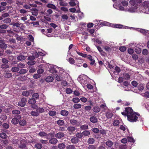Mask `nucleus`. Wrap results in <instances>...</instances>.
Wrapping results in <instances>:
<instances>
[{"label":"nucleus","mask_w":149,"mask_h":149,"mask_svg":"<svg viewBox=\"0 0 149 149\" xmlns=\"http://www.w3.org/2000/svg\"><path fill=\"white\" fill-rule=\"evenodd\" d=\"M137 115L140 116L139 114H138L134 112L132 114L127 116V119L131 122H136L138 120V117Z\"/></svg>","instance_id":"nucleus-1"},{"label":"nucleus","mask_w":149,"mask_h":149,"mask_svg":"<svg viewBox=\"0 0 149 149\" xmlns=\"http://www.w3.org/2000/svg\"><path fill=\"white\" fill-rule=\"evenodd\" d=\"M133 111V110L131 108L127 107L125 108L124 112H121V114L122 115L126 116L127 117L128 116L134 113Z\"/></svg>","instance_id":"nucleus-2"},{"label":"nucleus","mask_w":149,"mask_h":149,"mask_svg":"<svg viewBox=\"0 0 149 149\" xmlns=\"http://www.w3.org/2000/svg\"><path fill=\"white\" fill-rule=\"evenodd\" d=\"M21 115H15L14 118L12 120V123L14 125L17 124L19 122V120L21 119Z\"/></svg>","instance_id":"nucleus-3"},{"label":"nucleus","mask_w":149,"mask_h":149,"mask_svg":"<svg viewBox=\"0 0 149 149\" xmlns=\"http://www.w3.org/2000/svg\"><path fill=\"white\" fill-rule=\"evenodd\" d=\"M3 76L6 78L9 79L13 76L12 73L9 70H5L3 74Z\"/></svg>","instance_id":"nucleus-4"},{"label":"nucleus","mask_w":149,"mask_h":149,"mask_svg":"<svg viewBox=\"0 0 149 149\" xmlns=\"http://www.w3.org/2000/svg\"><path fill=\"white\" fill-rule=\"evenodd\" d=\"M26 102V98L25 97L22 98L21 99V101L18 102V105L19 107H24L25 106Z\"/></svg>","instance_id":"nucleus-5"},{"label":"nucleus","mask_w":149,"mask_h":149,"mask_svg":"<svg viewBox=\"0 0 149 149\" xmlns=\"http://www.w3.org/2000/svg\"><path fill=\"white\" fill-rule=\"evenodd\" d=\"M65 136L64 134L62 132H59L55 134V136L58 139L63 138Z\"/></svg>","instance_id":"nucleus-6"},{"label":"nucleus","mask_w":149,"mask_h":149,"mask_svg":"<svg viewBox=\"0 0 149 149\" xmlns=\"http://www.w3.org/2000/svg\"><path fill=\"white\" fill-rule=\"evenodd\" d=\"M90 121L93 123H97L98 122L97 118L95 116H92L90 118Z\"/></svg>","instance_id":"nucleus-7"},{"label":"nucleus","mask_w":149,"mask_h":149,"mask_svg":"<svg viewBox=\"0 0 149 149\" xmlns=\"http://www.w3.org/2000/svg\"><path fill=\"white\" fill-rule=\"evenodd\" d=\"M49 142L50 143L55 145L57 143L58 140L57 139L53 137L49 139Z\"/></svg>","instance_id":"nucleus-8"},{"label":"nucleus","mask_w":149,"mask_h":149,"mask_svg":"<svg viewBox=\"0 0 149 149\" xmlns=\"http://www.w3.org/2000/svg\"><path fill=\"white\" fill-rule=\"evenodd\" d=\"M87 58L91 61V62L90 63L91 65H93L94 64L95 61L94 59L92 58L91 55H88Z\"/></svg>","instance_id":"nucleus-9"},{"label":"nucleus","mask_w":149,"mask_h":149,"mask_svg":"<svg viewBox=\"0 0 149 149\" xmlns=\"http://www.w3.org/2000/svg\"><path fill=\"white\" fill-rule=\"evenodd\" d=\"M71 141L73 143L76 144L79 142V139L76 137H73L71 138Z\"/></svg>","instance_id":"nucleus-10"},{"label":"nucleus","mask_w":149,"mask_h":149,"mask_svg":"<svg viewBox=\"0 0 149 149\" xmlns=\"http://www.w3.org/2000/svg\"><path fill=\"white\" fill-rule=\"evenodd\" d=\"M99 23L100 25H102V26H110L111 25V23L108 22L103 21H100L99 22Z\"/></svg>","instance_id":"nucleus-11"},{"label":"nucleus","mask_w":149,"mask_h":149,"mask_svg":"<svg viewBox=\"0 0 149 149\" xmlns=\"http://www.w3.org/2000/svg\"><path fill=\"white\" fill-rule=\"evenodd\" d=\"M60 114L63 116H66L68 115L69 112L67 110H62L61 111Z\"/></svg>","instance_id":"nucleus-12"},{"label":"nucleus","mask_w":149,"mask_h":149,"mask_svg":"<svg viewBox=\"0 0 149 149\" xmlns=\"http://www.w3.org/2000/svg\"><path fill=\"white\" fill-rule=\"evenodd\" d=\"M92 110L94 112L98 113L100 111L101 109L98 106H95L93 107Z\"/></svg>","instance_id":"nucleus-13"},{"label":"nucleus","mask_w":149,"mask_h":149,"mask_svg":"<svg viewBox=\"0 0 149 149\" xmlns=\"http://www.w3.org/2000/svg\"><path fill=\"white\" fill-rule=\"evenodd\" d=\"M113 116V114L112 112H107L106 113V116L108 119L111 118Z\"/></svg>","instance_id":"nucleus-14"},{"label":"nucleus","mask_w":149,"mask_h":149,"mask_svg":"<svg viewBox=\"0 0 149 149\" xmlns=\"http://www.w3.org/2000/svg\"><path fill=\"white\" fill-rule=\"evenodd\" d=\"M95 139L92 138H89L87 141V143L88 144H93L95 143Z\"/></svg>","instance_id":"nucleus-15"},{"label":"nucleus","mask_w":149,"mask_h":149,"mask_svg":"<svg viewBox=\"0 0 149 149\" xmlns=\"http://www.w3.org/2000/svg\"><path fill=\"white\" fill-rule=\"evenodd\" d=\"M54 79V77L52 76H49L46 78L45 80L47 82H52Z\"/></svg>","instance_id":"nucleus-16"},{"label":"nucleus","mask_w":149,"mask_h":149,"mask_svg":"<svg viewBox=\"0 0 149 149\" xmlns=\"http://www.w3.org/2000/svg\"><path fill=\"white\" fill-rule=\"evenodd\" d=\"M97 49L102 55L104 56L105 55V53L104 52L101 47L99 46H96Z\"/></svg>","instance_id":"nucleus-17"},{"label":"nucleus","mask_w":149,"mask_h":149,"mask_svg":"<svg viewBox=\"0 0 149 149\" xmlns=\"http://www.w3.org/2000/svg\"><path fill=\"white\" fill-rule=\"evenodd\" d=\"M111 26H113V27L115 28H122L123 27V25H122L120 24H111Z\"/></svg>","instance_id":"nucleus-18"},{"label":"nucleus","mask_w":149,"mask_h":149,"mask_svg":"<svg viewBox=\"0 0 149 149\" xmlns=\"http://www.w3.org/2000/svg\"><path fill=\"white\" fill-rule=\"evenodd\" d=\"M0 68L3 70H6L9 68V66L7 64H1L0 66Z\"/></svg>","instance_id":"nucleus-19"},{"label":"nucleus","mask_w":149,"mask_h":149,"mask_svg":"<svg viewBox=\"0 0 149 149\" xmlns=\"http://www.w3.org/2000/svg\"><path fill=\"white\" fill-rule=\"evenodd\" d=\"M7 47V45L5 43V42L3 43L0 44V48H1V49L2 50H4Z\"/></svg>","instance_id":"nucleus-20"},{"label":"nucleus","mask_w":149,"mask_h":149,"mask_svg":"<svg viewBox=\"0 0 149 149\" xmlns=\"http://www.w3.org/2000/svg\"><path fill=\"white\" fill-rule=\"evenodd\" d=\"M119 120L117 119L114 120L113 123V125L114 126L118 127L119 126Z\"/></svg>","instance_id":"nucleus-21"},{"label":"nucleus","mask_w":149,"mask_h":149,"mask_svg":"<svg viewBox=\"0 0 149 149\" xmlns=\"http://www.w3.org/2000/svg\"><path fill=\"white\" fill-rule=\"evenodd\" d=\"M32 14L33 15L37 16L38 15V10L36 8H32Z\"/></svg>","instance_id":"nucleus-22"},{"label":"nucleus","mask_w":149,"mask_h":149,"mask_svg":"<svg viewBox=\"0 0 149 149\" xmlns=\"http://www.w3.org/2000/svg\"><path fill=\"white\" fill-rule=\"evenodd\" d=\"M105 144L107 146L110 147L112 146L113 143L111 140H109L106 142Z\"/></svg>","instance_id":"nucleus-23"},{"label":"nucleus","mask_w":149,"mask_h":149,"mask_svg":"<svg viewBox=\"0 0 149 149\" xmlns=\"http://www.w3.org/2000/svg\"><path fill=\"white\" fill-rule=\"evenodd\" d=\"M28 102L29 104H31V107H32V105L34 104L36 102V99L34 98L30 99L29 100Z\"/></svg>","instance_id":"nucleus-24"},{"label":"nucleus","mask_w":149,"mask_h":149,"mask_svg":"<svg viewBox=\"0 0 149 149\" xmlns=\"http://www.w3.org/2000/svg\"><path fill=\"white\" fill-rule=\"evenodd\" d=\"M28 69H22L20 70L19 72V73L20 74H24L26 73L28 71Z\"/></svg>","instance_id":"nucleus-25"},{"label":"nucleus","mask_w":149,"mask_h":149,"mask_svg":"<svg viewBox=\"0 0 149 149\" xmlns=\"http://www.w3.org/2000/svg\"><path fill=\"white\" fill-rule=\"evenodd\" d=\"M47 7L48 8H51L53 9H56V8L55 5L52 4V3H48L47 5Z\"/></svg>","instance_id":"nucleus-26"},{"label":"nucleus","mask_w":149,"mask_h":149,"mask_svg":"<svg viewBox=\"0 0 149 149\" xmlns=\"http://www.w3.org/2000/svg\"><path fill=\"white\" fill-rule=\"evenodd\" d=\"M67 130L70 132H73L76 130V127L74 126H69L67 128Z\"/></svg>","instance_id":"nucleus-27"},{"label":"nucleus","mask_w":149,"mask_h":149,"mask_svg":"<svg viewBox=\"0 0 149 149\" xmlns=\"http://www.w3.org/2000/svg\"><path fill=\"white\" fill-rule=\"evenodd\" d=\"M82 133L83 136H88L91 134L90 132L88 130H84L82 132Z\"/></svg>","instance_id":"nucleus-28"},{"label":"nucleus","mask_w":149,"mask_h":149,"mask_svg":"<svg viewBox=\"0 0 149 149\" xmlns=\"http://www.w3.org/2000/svg\"><path fill=\"white\" fill-rule=\"evenodd\" d=\"M17 58L18 61H22L26 59V57L23 55H20L18 56Z\"/></svg>","instance_id":"nucleus-29"},{"label":"nucleus","mask_w":149,"mask_h":149,"mask_svg":"<svg viewBox=\"0 0 149 149\" xmlns=\"http://www.w3.org/2000/svg\"><path fill=\"white\" fill-rule=\"evenodd\" d=\"M19 122V125L21 126H24L26 124V121L24 119L20 120Z\"/></svg>","instance_id":"nucleus-30"},{"label":"nucleus","mask_w":149,"mask_h":149,"mask_svg":"<svg viewBox=\"0 0 149 149\" xmlns=\"http://www.w3.org/2000/svg\"><path fill=\"white\" fill-rule=\"evenodd\" d=\"M80 129L81 130H86L88 129V126L86 124L83 125H82L80 127Z\"/></svg>","instance_id":"nucleus-31"},{"label":"nucleus","mask_w":149,"mask_h":149,"mask_svg":"<svg viewBox=\"0 0 149 149\" xmlns=\"http://www.w3.org/2000/svg\"><path fill=\"white\" fill-rule=\"evenodd\" d=\"M100 107L102 109V111H104L107 108L105 103L101 104L100 106Z\"/></svg>","instance_id":"nucleus-32"},{"label":"nucleus","mask_w":149,"mask_h":149,"mask_svg":"<svg viewBox=\"0 0 149 149\" xmlns=\"http://www.w3.org/2000/svg\"><path fill=\"white\" fill-rule=\"evenodd\" d=\"M12 113L13 114H15V115H19L21 112L20 111L17 110H13L12 111Z\"/></svg>","instance_id":"nucleus-33"},{"label":"nucleus","mask_w":149,"mask_h":149,"mask_svg":"<svg viewBox=\"0 0 149 149\" xmlns=\"http://www.w3.org/2000/svg\"><path fill=\"white\" fill-rule=\"evenodd\" d=\"M65 147V145L64 143H61L58 144V148L60 149H63Z\"/></svg>","instance_id":"nucleus-34"},{"label":"nucleus","mask_w":149,"mask_h":149,"mask_svg":"<svg viewBox=\"0 0 149 149\" xmlns=\"http://www.w3.org/2000/svg\"><path fill=\"white\" fill-rule=\"evenodd\" d=\"M75 136L78 139H81L82 138L83 136L82 133L81 132H77L75 134Z\"/></svg>","instance_id":"nucleus-35"},{"label":"nucleus","mask_w":149,"mask_h":149,"mask_svg":"<svg viewBox=\"0 0 149 149\" xmlns=\"http://www.w3.org/2000/svg\"><path fill=\"white\" fill-rule=\"evenodd\" d=\"M143 5L145 8H148L149 7V1H147L143 3Z\"/></svg>","instance_id":"nucleus-36"},{"label":"nucleus","mask_w":149,"mask_h":149,"mask_svg":"<svg viewBox=\"0 0 149 149\" xmlns=\"http://www.w3.org/2000/svg\"><path fill=\"white\" fill-rule=\"evenodd\" d=\"M1 15L3 18H4L6 17H8L10 16V15L8 13H5L4 12H2Z\"/></svg>","instance_id":"nucleus-37"},{"label":"nucleus","mask_w":149,"mask_h":149,"mask_svg":"<svg viewBox=\"0 0 149 149\" xmlns=\"http://www.w3.org/2000/svg\"><path fill=\"white\" fill-rule=\"evenodd\" d=\"M35 148L37 149H41L42 147V146L40 143H37L35 146Z\"/></svg>","instance_id":"nucleus-38"},{"label":"nucleus","mask_w":149,"mask_h":149,"mask_svg":"<svg viewBox=\"0 0 149 149\" xmlns=\"http://www.w3.org/2000/svg\"><path fill=\"white\" fill-rule=\"evenodd\" d=\"M70 122L72 125H74L78 123L77 120L73 119H71L70 120Z\"/></svg>","instance_id":"nucleus-39"},{"label":"nucleus","mask_w":149,"mask_h":149,"mask_svg":"<svg viewBox=\"0 0 149 149\" xmlns=\"http://www.w3.org/2000/svg\"><path fill=\"white\" fill-rule=\"evenodd\" d=\"M50 72L52 74H56L57 72V70H56V68L54 67L51 68L50 70Z\"/></svg>","instance_id":"nucleus-40"},{"label":"nucleus","mask_w":149,"mask_h":149,"mask_svg":"<svg viewBox=\"0 0 149 149\" xmlns=\"http://www.w3.org/2000/svg\"><path fill=\"white\" fill-rule=\"evenodd\" d=\"M19 69L18 68V66H17V67H13L12 68H11V70L12 72H18L19 70Z\"/></svg>","instance_id":"nucleus-41"},{"label":"nucleus","mask_w":149,"mask_h":149,"mask_svg":"<svg viewBox=\"0 0 149 149\" xmlns=\"http://www.w3.org/2000/svg\"><path fill=\"white\" fill-rule=\"evenodd\" d=\"M57 123L60 126H62L64 123V121L63 120H59L57 121Z\"/></svg>","instance_id":"nucleus-42"},{"label":"nucleus","mask_w":149,"mask_h":149,"mask_svg":"<svg viewBox=\"0 0 149 149\" xmlns=\"http://www.w3.org/2000/svg\"><path fill=\"white\" fill-rule=\"evenodd\" d=\"M75 146L74 145H68L66 147V149H74Z\"/></svg>","instance_id":"nucleus-43"},{"label":"nucleus","mask_w":149,"mask_h":149,"mask_svg":"<svg viewBox=\"0 0 149 149\" xmlns=\"http://www.w3.org/2000/svg\"><path fill=\"white\" fill-rule=\"evenodd\" d=\"M91 130L94 133L97 134L98 133L100 132L98 128H92Z\"/></svg>","instance_id":"nucleus-44"},{"label":"nucleus","mask_w":149,"mask_h":149,"mask_svg":"<svg viewBox=\"0 0 149 149\" xmlns=\"http://www.w3.org/2000/svg\"><path fill=\"white\" fill-rule=\"evenodd\" d=\"M36 63V62L34 60H29L27 62V64L29 65H32L35 64Z\"/></svg>","instance_id":"nucleus-45"},{"label":"nucleus","mask_w":149,"mask_h":149,"mask_svg":"<svg viewBox=\"0 0 149 149\" xmlns=\"http://www.w3.org/2000/svg\"><path fill=\"white\" fill-rule=\"evenodd\" d=\"M11 19L10 18H6L3 20V22L4 23L8 24L11 22Z\"/></svg>","instance_id":"nucleus-46"},{"label":"nucleus","mask_w":149,"mask_h":149,"mask_svg":"<svg viewBox=\"0 0 149 149\" xmlns=\"http://www.w3.org/2000/svg\"><path fill=\"white\" fill-rule=\"evenodd\" d=\"M73 107L75 109H78L81 107V105L79 104H74Z\"/></svg>","instance_id":"nucleus-47"},{"label":"nucleus","mask_w":149,"mask_h":149,"mask_svg":"<svg viewBox=\"0 0 149 149\" xmlns=\"http://www.w3.org/2000/svg\"><path fill=\"white\" fill-rule=\"evenodd\" d=\"M25 65L22 63H20L17 64V66H18L19 69L20 68H24L25 67Z\"/></svg>","instance_id":"nucleus-48"},{"label":"nucleus","mask_w":149,"mask_h":149,"mask_svg":"<svg viewBox=\"0 0 149 149\" xmlns=\"http://www.w3.org/2000/svg\"><path fill=\"white\" fill-rule=\"evenodd\" d=\"M8 27V25L5 24H1L0 25V28L3 29H6Z\"/></svg>","instance_id":"nucleus-49"},{"label":"nucleus","mask_w":149,"mask_h":149,"mask_svg":"<svg viewBox=\"0 0 149 149\" xmlns=\"http://www.w3.org/2000/svg\"><path fill=\"white\" fill-rule=\"evenodd\" d=\"M47 137L48 139H50L53 137H54L55 136L52 133H49L48 134H47Z\"/></svg>","instance_id":"nucleus-50"},{"label":"nucleus","mask_w":149,"mask_h":149,"mask_svg":"<svg viewBox=\"0 0 149 149\" xmlns=\"http://www.w3.org/2000/svg\"><path fill=\"white\" fill-rule=\"evenodd\" d=\"M31 114L32 116H37L39 115L38 113L36 111H32L31 112Z\"/></svg>","instance_id":"nucleus-51"},{"label":"nucleus","mask_w":149,"mask_h":149,"mask_svg":"<svg viewBox=\"0 0 149 149\" xmlns=\"http://www.w3.org/2000/svg\"><path fill=\"white\" fill-rule=\"evenodd\" d=\"M72 101L74 103H77L80 102V99L77 97H74L73 98Z\"/></svg>","instance_id":"nucleus-52"},{"label":"nucleus","mask_w":149,"mask_h":149,"mask_svg":"<svg viewBox=\"0 0 149 149\" xmlns=\"http://www.w3.org/2000/svg\"><path fill=\"white\" fill-rule=\"evenodd\" d=\"M30 93L29 91H24L22 92V95L24 96H28L30 95Z\"/></svg>","instance_id":"nucleus-53"},{"label":"nucleus","mask_w":149,"mask_h":149,"mask_svg":"<svg viewBox=\"0 0 149 149\" xmlns=\"http://www.w3.org/2000/svg\"><path fill=\"white\" fill-rule=\"evenodd\" d=\"M59 4L61 6H68V3L64 1H61L59 2Z\"/></svg>","instance_id":"nucleus-54"},{"label":"nucleus","mask_w":149,"mask_h":149,"mask_svg":"<svg viewBox=\"0 0 149 149\" xmlns=\"http://www.w3.org/2000/svg\"><path fill=\"white\" fill-rule=\"evenodd\" d=\"M36 111L38 112L42 113L44 111V109L43 108L39 107L36 109Z\"/></svg>","instance_id":"nucleus-55"},{"label":"nucleus","mask_w":149,"mask_h":149,"mask_svg":"<svg viewBox=\"0 0 149 149\" xmlns=\"http://www.w3.org/2000/svg\"><path fill=\"white\" fill-rule=\"evenodd\" d=\"M48 113L50 116H54L56 114V111H51L49 112Z\"/></svg>","instance_id":"nucleus-56"},{"label":"nucleus","mask_w":149,"mask_h":149,"mask_svg":"<svg viewBox=\"0 0 149 149\" xmlns=\"http://www.w3.org/2000/svg\"><path fill=\"white\" fill-rule=\"evenodd\" d=\"M16 38V39L18 41H21L23 40L24 39V38L22 37L21 36H18V35L17 34L16 36H15Z\"/></svg>","instance_id":"nucleus-57"},{"label":"nucleus","mask_w":149,"mask_h":149,"mask_svg":"<svg viewBox=\"0 0 149 149\" xmlns=\"http://www.w3.org/2000/svg\"><path fill=\"white\" fill-rule=\"evenodd\" d=\"M61 18L63 19V21H65L68 19V17L67 15L64 14L62 15Z\"/></svg>","instance_id":"nucleus-58"},{"label":"nucleus","mask_w":149,"mask_h":149,"mask_svg":"<svg viewBox=\"0 0 149 149\" xmlns=\"http://www.w3.org/2000/svg\"><path fill=\"white\" fill-rule=\"evenodd\" d=\"M104 49L105 50L106 52H109L111 51V48L110 47L108 46H105L104 47Z\"/></svg>","instance_id":"nucleus-59"},{"label":"nucleus","mask_w":149,"mask_h":149,"mask_svg":"<svg viewBox=\"0 0 149 149\" xmlns=\"http://www.w3.org/2000/svg\"><path fill=\"white\" fill-rule=\"evenodd\" d=\"M119 49L121 52H124L126 51V48L125 46H122L120 47Z\"/></svg>","instance_id":"nucleus-60"},{"label":"nucleus","mask_w":149,"mask_h":149,"mask_svg":"<svg viewBox=\"0 0 149 149\" xmlns=\"http://www.w3.org/2000/svg\"><path fill=\"white\" fill-rule=\"evenodd\" d=\"M1 61L3 64H7L8 63L9 61L8 60L3 58L2 59Z\"/></svg>","instance_id":"nucleus-61"},{"label":"nucleus","mask_w":149,"mask_h":149,"mask_svg":"<svg viewBox=\"0 0 149 149\" xmlns=\"http://www.w3.org/2000/svg\"><path fill=\"white\" fill-rule=\"evenodd\" d=\"M6 136V135L5 133L3 132L0 134V137L2 139H5Z\"/></svg>","instance_id":"nucleus-62"},{"label":"nucleus","mask_w":149,"mask_h":149,"mask_svg":"<svg viewBox=\"0 0 149 149\" xmlns=\"http://www.w3.org/2000/svg\"><path fill=\"white\" fill-rule=\"evenodd\" d=\"M135 51L137 54H139L141 53V50L140 48L136 47L135 49Z\"/></svg>","instance_id":"nucleus-63"},{"label":"nucleus","mask_w":149,"mask_h":149,"mask_svg":"<svg viewBox=\"0 0 149 149\" xmlns=\"http://www.w3.org/2000/svg\"><path fill=\"white\" fill-rule=\"evenodd\" d=\"M88 149H96V148L95 145H90L88 147Z\"/></svg>","instance_id":"nucleus-64"}]
</instances>
